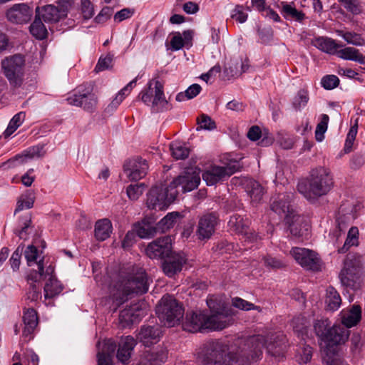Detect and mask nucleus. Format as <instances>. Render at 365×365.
Returning <instances> with one entry per match:
<instances>
[{"label":"nucleus","mask_w":365,"mask_h":365,"mask_svg":"<svg viewBox=\"0 0 365 365\" xmlns=\"http://www.w3.org/2000/svg\"><path fill=\"white\" fill-rule=\"evenodd\" d=\"M284 341L285 336L281 332L270 333L266 337L256 335L239 339L235 344L238 349L235 354L229 351L222 341H210L199 349L197 359L200 365H243L259 359L264 346L269 354L279 357L286 347Z\"/></svg>","instance_id":"1"},{"label":"nucleus","mask_w":365,"mask_h":365,"mask_svg":"<svg viewBox=\"0 0 365 365\" xmlns=\"http://www.w3.org/2000/svg\"><path fill=\"white\" fill-rule=\"evenodd\" d=\"M334 181L329 168L319 166L310 171L309 178L297 185L298 191L308 200H316L334 187Z\"/></svg>","instance_id":"2"},{"label":"nucleus","mask_w":365,"mask_h":365,"mask_svg":"<svg viewBox=\"0 0 365 365\" xmlns=\"http://www.w3.org/2000/svg\"><path fill=\"white\" fill-rule=\"evenodd\" d=\"M230 322V317L219 312L210 315L202 312H187L182 321V328L190 332L222 330L228 327Z\"/></svg>","instance_id":"3"},{"label":"nucleus","mask_w":365,"mask_h":365,"mask_svg":"<svg viewBox=\"0 0 365 365\" xmlns=\"http://www.w3.org/2000/svg\"><path fill=\"white\" fill-rule=\"evenodd\" d=\"M149 279L145 270L141 267H133L127 276L123 277L119 284V294H113V301L120 305L131 294H142L148 292Z\"/></svg>","instance_id":"4"},{"label":"nucleus","mask_w":365,"mask_h":365,"mask_svg":"<svg viewBox=\"0 0 365 365\" xmlns=\"http://www.w3.org/2000/svg\"><path fill=\"white\" fill-rule=\"evenodd\" d=\"M53 267L51 265L44 270L43 259H40L37 263V269H32L29 272L27 281L40 282L41 280H46L44 286V297L45 298H52L63 289L60 282L53 275Z\"/></svg>","instance_id":"5"},{"label":"nucleus","mask_w":365,"mask_h":365,"mask_svg":"<svg viewBox=\"0 0 365 365\" xmlns=\"http://www.w3.org/2000/svg\"><path fill=\"white\" fill-rule=\"evenodd\" d=\"M291 199L292 195L290 194H279L273 199L271 203V209L279 216H284L286 223L289 225L292 235L300 236L301 232L297 224L302 222V217L295 214L291 208Z\"/></svg>","instance_id":"6"},{"label":"nucleus","mask_w":365,"mask_h":365,"mask_svg":"<svg viewBox=\"0 0 365 365\" xmlns=\"http://www.w3.org/2000/svg\"><path fill=\"white\" fill-rule=\"evenodd\" d=\"M155 311L159 319L168 327L178 324L184 315L182 306L170 295L163 297Z\"/></svg>","instance_id":"7"},{"label":"nucleus","mask_w":365,"mask_h":365,"mask_svg":"<svg viewBox=\"0 0 365 365\" xmlns=\"http://www.w3.org/2000/svg\"><path fill=\"white\" fill-rule=\"evenodd\" d=\"M178 190L163 185L153 186L148 193L147 206L151 210L166 209L177 197Z\"/></svg>","instance_id":"8"},{"label":"nucleus","mask_w":365,"mask_h":365,"mask_svg":"<svg viewBox=\"0 0 365 365\" xmlns=\"http://www.w3.org/2000/svg\"><path fill=\"white\" fill-rule=\"evenodd\" d=\"M72 6L71 0H58L56 4L38 6L35 9L37 17L47 24H56L67 17Z\"/></svg>","instance_id":"9"},{"label":"nucleus","mask_w":365,"mask_h":365,"mask_svg":"<svg viewBox=\"0 0 365 365\" xmlns=\"http://www.w3.org/2000/svg\"><path fill=\"white\" fill-rule=\"evenodd\" d=\"M4 74L10 84L19 87L21 85L24 75V59L21 55L6 58L1 63Z\"/></svg>","instance_id":"10"},{"label":"nucleus","mask_w":365,"mask_h":365,"mask_svg":"<svg viewBox=\"0 0 365 365\" xmlns=\"http://www.w3.org/2000/svg\"><path fill=\"white\" fill-rule=\"evenodd\" d=\"M360 267L359 262L347 256L344 267L339 273V279L343 286L356 289L359 287Z\"/></svg>","instance_id":"11"},{"label":"nucleus","mask_w":365,"mask_h":365,"mask_svg":"<svg viewBox=\"0 0 365 365\" xmlns=\"http://www.w3.org/2000/svg\"><path fill=\"white\" fill-rule=\"evenodd\" d=\"M219 222V216L215 212H207L200 215L195 230L197 239L200 241L210 240L215 234Z\"/></svg>","instance_id":"12"},{"label":"nucleus","mask_w":365,"mask_h":365,"mask_svg":"<svg viewBox=\"0 0 365 365\" xmlns=\"http://www.w3.org/2000/svg\"><path fill=\"white\" fill-rule=\"evenodd\" d=\"M200 168L197 167L187 168L182 175L175 178L170 183V186L175 190L180 187L182 192L192 191L197 188L200 182Z\"/></svg>","instance_id":"13"},{"label":"nucleus","mask_w":365,"mask_h":365,"mask_svg":"<svg viewBox=\"0 0 365 365\" xmlns=\"http://www.w3.org/2000/svg\"><path fill=\"white\" fill-rule=\"evenodd\" d=\"M290 255L302 267L308 270L319 271L322 267V260L315 252L302 247H293Z\"/></svg>","instance_id":"14"},{"label":"nucleus","mask_w":365,"mask_h":365,"mask_svg":"<svg viewBox=\"0 0 365 365\" xmlns=\"http://www.w3.org/2000/svg\"><path fill=\"white\" fill-rule=\"evenodd\" d=\"M171 238L165 236L148 244L145 249L146 255L150 259H162L171 253Z\"/></svg>","instance_id":"15"},{"label":"nucleus","mask_w":365,"mask_h":365,"mask_svg":"<svg viewBox=\"0 0 365 365\" xmlns=\"http://www.w3.org/2000/svg\"><path fill=\"white\" fill-rule=\"evenodd\" d=\"M187 261L184 253L171 252L162 263L163 271L168 277H173L182 271Z\"/></svg>","instance_id":"16"},{"label":"nucleus","mask_w":365,"mask_h":365,"mask_svg":"<svg viewBox=\"0 0 365 365\" xmlns=\"http://www.w3.org/2000/svg\"><path fill=\"white\" fill-rule=\"evenodd\" d=\"M148 170L147 161L140 157L129 159L123 165V170L130 180L142 179L146 175Z\"/></svg>","instance_id":"17"},{"label":"nucleus","mask_w":365,"mask_h":365,"mask_svg":"<svg viewBox=\"0 0 365 365\" xmlns=\"http://www.w3.org/2000/svg\"><path fill=\"white\" fill-rule=\"evenodd\" d=\"M237 171L235 165L212 166L205 170L202 178L207 185H213L220 180H223Z\"/></svg>","instance_id":"18"},{"label":"nucleus","mask_w":365,"mask_h":365,"mask_svg":"<svg viewBox=\"0 0 365 365\" xmlns=\"http://www.w3.org/2000/svg\"><path fill=\"white\" fill-rule=\"evenodd\" d=\"M32 16V10L25 4H15L6 11L8 21L14 24H26Z\"/></svg>","instance_id":"19"},{"label":"nucleus","mask_w":365,"mask_h":365,"mask_svg":"<svg viewBox=\"0 0 365 365\" xmlns=\"http://www.w3.org/2000/svg\"><path fill=\"white\" fill-rule=\"evenodd\" d=\"M68 103L82 107L84 110L92 112L97 104V98L94 93L73 94L67 98Z\"/></svg>","instance_id":"20"},{"label":"nucleus","mask_w":365,"mask_h":365,"mask_svg":"<svg viewBox=\"0 0 365 365\" xmlns=\"http://www.w3.org/2000/svg\"><path fill=\"white\" fill-rule=\"evenodd\" d=\"M168 358V351L163 347L145 351L137 365H162Z\"/></svg>","instance_id":"21"},{"label":"nucleus","mask_w":365,"mask_h":365,"mask_svg":"<svg viewBox=\"0 0 365 365\" xmlns=\"http://www.w3.org/2000/svg\"><path fill=\"white\" fill-rule=\"evenodd\" d=\"M349 331L341 325H334L328 329L323 341L329 346L344 344L349 338Z\"/></svg>","instance_id":"22"},{"label":"nucleus","mask_w":365,"mask_h":365,"mask_svg":"<svg viewBox=\"0 0 365 365\" xmlns=\"http://www.w3.org/2000/svg\"><path fill=\"white\" fill-rule=\"evenodd\" d=\"M24 329L22 335L30 340L32 334L38 325V318L36 311L33 308L24 309L23 312Z\"/></svg>","instance_id":"23"},{"label":"nucleus","mask_w":365,"mask_h":365,"mask_svg":"<svg viewBox=\"0 0 365 365\" xmlns=\"http://www.w3.org/2000/svg\"><path fill=\"white\" fill-rule=\"evenodd\" d=\"M145 312L134 305L122 310L119 314V320L123 327H128L138 323L144 317Z\"/></svg>","instance_id":"24"},{"label":"nucleus","mask_w":365,"mask_h":365,"mask_svg":"<svg viewBox=\"0 0 365 365\" xmlns=\"http://www.w3.org/2000/svg\"><path fill=\"white\" fill-rule=\"evenodd\" d=\"M249 221L245 220L242 217L238 215H233L230 217L228 222L230 229L237 233L248 235L247 237L252 240L257 239V235L250 232L249 230Z\"/></svg>","instance_id":"25"},{"label":"nucleus","mask_w":365,"mask_h":365,"mask_svg":"<svg viewBox=\"0 0 365 365\" xmlns=\"http://www.w3.org/2000/svg\"><path fill=\"white\" fill-rule=\"evenodd\" d=\"M43 146L37 145L29 148L25 150L21 155H17L14 158L8 161L9 166H16L20 164L26 163L29 160L34 158H41L43 155Z\"/></svg>","instance_id":"26"},{"label":"nucleus","mask_w":365,"mask_h":365,"mask_svg":"<svg viewBox=\"0 0 365 365\" xmlns=\"http://www.w3.org/2000/svg\"><path fill=\"white\" fill-rule=\"evenodd\" d=\"M161 331L158 326H143L138 335V339L145 346L156 343L160 336Z\"/></svg>","instance_id":"27"},{"label":"nucleus","mask_w":365,"mask_h":365,"mask_svg":"<svg viewBox=\"0 0 365 365\" xmlns=\"http://www.w3.org/2000/svg\"><path fill=\"white\" fill-rule=\"evenodd\" d=\"M136 345L135 339L131 336H126L119 342L117 351V358L122 363L127 362L131 356V352Z\"/></svg>","instance_id":"28"},{"label":"nucleus","mask_w":365,"mask_h":365,"mask_svg":"<svg viewBox=\"0 0 365 365\" xmlns=\"http://www.w3.org/2000/svg\"><path fill=\"white\" fill-rule=\"evenodd\" d=\"M138 236L140 238H150L158 233L156 224L151 218H145L135 226Z\"/></svg>","instance_id":"29"},{"label":"nucleus","mask_w":365,"mask_h":365,"mask_svg":"<svg viewBox=\"0 0 365 365\" xmlns=\"http://www.w3.org/2000/svg\"><path fill=\"white\" fill-rule=\"evenodd\" d=\"M342 326L346 329L357 324L361 318V309L359 305H353L349 310L341 312Z\"/></svg>","instance_id":"30"},{"label":"nucleus","mask_w":365,"mask_h":365,"mask_svg":"<svg viewBox=\"0 0 365 365\" xmlns=\"http://www.w3.org/2000/svg\"><path fill=\"white\" fill-rule=\"evenodd\" d=\"M312 44L318 49L329 54L336 53L337 49L342 47L341 45L336 43L334 40L327 37L316 38L313 40Z\"/></svg>","instance_id":"31"},{"label":"nucleus","mask_w":365,"mask_h":365,"mask_svg":"<svg viewBox=\"0 0 365 365\" xmlns=\"http://www.w3.org/2000/svg\"><path fill=\"white\" fill-rule=\"evenodd\" d=\"M281 13L286 19L294 20L299 22H301L305 18L304 13L297 10L293 2H281Z\"/></svg>","instance_id":"32"},{"label":"nucleus","mask_w":365,"mask_h":365,"mask_svg":"<svg viewBox=\"0 0 365 365\" xmlns=\"http://www.w3.org/2000/svg\"><path fill=\"white\" fill-rule=\"evenodd\" d=\"M245 185L252 201L259 202L264 193V187L258 182L252 179L247 180Z\"/></svg>","instance_id":"33"},{"label":"nucleus","mask_w":365,"mask_h":365,"mask_svg":"<svg viewBox=\"0 0 365 365\" xmlns=\"http://www.w3.org/2000/svg\"><path fill=\"white\" fill-rule=\"evenodd\" d=\"M112 224L108 219H102L96 222L95 225V237L99 241H104L110 237Z\"/></svg>","instance_id":"34"},{"label":"nucleus","mask_w":365,"mask_h":365,"mask_svg":"<svg viewBox=\"0 0 365 365\" xmlns=\"http://www.w3.org/2000/svg\"><path fill=\"white\" fill-rule=\"evenodd\" d=\"M325 304L327 309L330 311L337 310L341 304V299L339 292L332 287L327 289Z\"/></svg>","instance_id":"35"},{"label":"nucleus","mask_w":365,"mask_h":365,"mask_svg":"<svg viewBox=\"0 0 365 365\" xmlns=\"http://www.w3.org/2000/svg\"><path fill=\"white\" fill-rule=\"evenodd\" d=\"M336 54L338 57L344 60L353 61L359 63L364 62V56L354 47H345L337 51Z\"/></svg>","instance_id":"36"},{"label":"nucleus","mask_w":365,"mask_h":365,"mask_svg":"<svg viewBox=\"0 0 365 365\" xmlns=\"http://www.w3.org/2000/svg\"><path fill=\"white\" fill-rule=\"evenodd\" d=\"M179 217L180 213L178 212L168 213L156 224L158 232H165L170 228L173 227Z\"/></svg>","instance_id":"37"},{"label":"nucleus","mask_w":365,"mask_h":365,"mask_svg":"<svg viewBox=\"0 0 365 365\" xmlns=\"http://www.w3.org/2000/svg\"><path fill=\"white\" fill-rule=\"evenodd\" d=\"M43 19L36 16L34 22L31 24L29 30L32 36L36 38L42 40L46 38L48 31L42 22Z\"/></svg>","instance_id":"38"},{"label":"nucleus","mask_w":365,"mask_h":365,"mask_svg":"<svg viewBox=\"0 0 365 365\" xmlns=\"http://www.w3.org/2000/svg\"><path fill=\"white\" fill-rule=\"evenodd\" d=\"M138 78V76L132 80L123 88H122L116 95L115 98L112 101V102L109 105V107H110L111 108H117L120 105V103L123 101L125 97L128 96L131 91V90L136 86Z\"/></svg>","instance_id":"39"},{"label":"nucleus","mask_w":365,"mask_h":365,"mask_svg":"<svg viewBox=\"0 0 365 365\" xmlns=\"http://www.w3.org/2000/svg\"><path fill=\"white\" fill-rule=\"evenodd\" d=\"M359 244V230L356 227H351L347 235V237L342 247L339 249V253H345L351 246H357Z\"/></svg>","instance_id":"40"},{"label":"nucleus","mask_w":365,"mask_h":365,"mask_svg":"<svg viewBox=\"0 0 365 365\" xmlns=\"http://www.w3.org/2000/svg\"><path fill=\"white\" fill-rule=\"evenodd\" d=\"M172 155L176 160H183L188 157L190 148L184 143L174 142L170 145Z\"/></svg>","instance_id":"41"},{"label":"nucleus","mask_w":365,"mask_h":365,"mask_svg":"<svg viewBox=\"0 0 365 365\" xmlns=\"http://www.w3.org/2000/svg\"><path fill=\"white\" fill-rule=\"evenodd\" d=\"M314 330L317 336H319L322 341H323L328 329H331V322L327 318H321L315 320L314 323Z\"/></svg>","instance_id":"42"},{"label":"nucleus","mask_w":365,"mask_h":365,"mask_svg":"<svg viewBox=\"0 0 365 365\" xmlns=\"http://www.w3.org/2000/svg\"><path fill=\"white\" fill-rule=\"evenodd\" d=\"M338 36L342 37L348 43L356 46H361L365 43V40L361 36L355 32H344L341 30H337Z\"/></svg>","instance_id":"43"},{"label":"nucleus","mask_w":365,"mask_h":365,"mask_svg":"<svg viewBox=\"0 0 365 365\" xmlns=\"http://www.w3.org/2000/svg\"><path fill=\"white\" fill-rule=\"evenodd\" d=\"M309 324V322L303 316L296 317L292 320L294 331L297 334L299 337L302 336V339H304V335H306L307 333Z\"/></svg>","instance_id":"44"},{"label":"nucleus","mask_w":365,"mask_h":365,"mask_svg":"<svg viewBox=\"0 0 365 365\" xmlns=\"http://www.w3.org/2000/svg\"><path fill=\"white\" fill-rule=\"evenodd\" d=\"M26 114L24 112H19L16 114L10 120L7 128L4 131V134L6 138L10 136L14 133L16 129L22 124L25 119Z\"/></svg>","instance_id":"45"},{"label":"nucleus","mask_w":365,"mask_h":365,"mask_svg":"<svg viewBox=\"0 0 365 365\" xmlns=\"http://www.w3.org/2000/svg\"><path fill=\"white\" fill-rule=\"evenodd\" d=\"M201 86L194 83L190 86L185 92H180L176 96V101L181 102L197 96L201 91Z\"/></svg>","instance_id":"46"},{"label":"nucleus","mask_w":365,"mask_h":365,"mask_svg":"<svg viewBox=\"0 0 365 365\" xmlns=\"http://www.w3.org/2000/svg\"><path fill=\"white\" fill-rule=\"evenodd\" d=\"M248 11H250L249 6L237 4L231 12V18L240 24H243L247 20Z\"/></svg>","instance_id":"47"},{"label":"nucleus","mask_w":365,"mask_h":365,"mask_svg":"<svg viewBox=\"0 0 365 365\" xmlns=\"http://www.w3.org/2000/svg\"><path fill=\"white\" fill-rule=\"evenodd\" d=\"M165 104H167V101L163 92V86L159 81H156L155 82L153 106H164Z\"/></svg>","instance_id":"48"},{"label":"nucleus","mask_w":365,"mask_h":365,"mask_svg":"<svg viewBox=\"0 0 365 365\" xmlns=\"http://www.w3.org/2000/svg\"><path fill=\"white\" fill-rule=\"evenodd\" d=\"M31 225V217L29 215H26L21 218L19 221V228L15 230V234L17 235L20 238L26 240L29 235L28 230Z\"/></svg>","instance_id":"49"},{"label":"nucleus","mask_w":365,"mask_h":365,"mask_svg":"<svg viewBox=\"0 0 365 365\" xmlns=\"http://www.w3.org/2000/svg\"><path fill=\"white\" fill-rule=\"evenodd\" d=\"M309 94L307 91L304 89L299 90L297 95L294 97L292 106L297 110H300L304 108L309 101Z\"/></svg>","instance_id":"50"},{"label":"nucleus","mask_w":365,"mask_h":365,"mask_svg":"<svg viewBox=\"0 0 365 365\" xmlns=\"http://www.w3.org/2000/svg\"><path fill=\"white\" fill-rule=\"evenodd\" d=\"M329 120V117L328 115L322 114L321 115L320 122L317 124L315 130V138L318 142H321L324 140V135L327 130Z\"/></svg>","instance_id":"51"},{"label":"nucleus","mask_w":365,"mask_h":365,"mask_svg":"<svg viewBox=\"0 0 365 365\" xmlns=\"http://www.w3.org/2000/svg\"><path fill=\"white\" fill-rule=\"evenodd\" d=\"M232 305L238 309H240L242 310H252L255 309L259 312L261 311V308L258 306H255L254 304L249 302L242 298L240 297H235L232 299Z\"/></svg>","instance_id":"52"},{"label":"nucleus","mask_w":365,"mask_h":365,"mask_svg":"<svg viewBox=\"0 0 365 365\" xmlns=\"http://www.w3.org/2000/svg\"><path fill=\"white\" fill-rule=\"evenodd\" d=\"M143 183L130 185L126 189V193L130 200H136L143 194Z\"/></svg>","instance_id":"53"},{"label":"nucleus","mask_w":365,"mask_h":365,"mask_svg":"<svg viewBox=\"0 0 365 365\" xmlns=\"http://www.w3.org/2000/svg\"><path fill=\"white\" fill-rule=\"evenodd\" d=\"M197 130L201 129L211 130L216 128L215 121H213L210 116L205 114H202L197 118Z\"/></svg>","instance_id":"54"},{"label":"nucleus","mask_w":365,"mask_h":365,"mask_svg":"<svg viewBox=\"0 0 365 365\" xmlns=\"http://www.w3.org/2000/svg\"><path fill=\"white\" fill-rule=\"evenodd\" d=\"M24 252V245H20L13 252L11 257L10 258V264L13 271H17L19 269L21 264V258Z\"/></svg>","instance_id":"55"},{"label":"nucleus","mask_w":365,"mask_h":365,"mask_svg":"<svg viewBox=\"0 0 365 365\" xmlns=\"http://www.w3.org/2000/svg\"><path fill=\"white\" fill-rule=\"evenodd\" d=\"M263 262L264 265L270 269H281L286 266L285 262L282 259L270 255L265 256Z\"/></svg>","instance_id":"56"},{"label":"nucleus","mask_w":365,"mask_h":365,"mask_svg":"<svg viewBox=\"0 0 365 365\" xmlns=\"http://www.w3.org/2000/svg\"><path fill=\"white\" fill-rule=\"evenodd\" d=\"M358 130V125L357 123H355L353 126L351 127L347 135L346 139L345 141L344 145V151L346 153H349L351 150V148L354 143V141L355 140L356 134Z\"/></svg>","instance_id":"57"},{"label":"nucleus","mask_w":365,"mask_h":365,"mask_svg":"<svg viewBox=\"0 0 365 365\" xmlns=\"http://www.w3.org/2000/svg\"><path fill=\"white\" fill-rule=\"evenodd\" d=\"M24 256L27 261V264L31 267L36 262L38 257V249L34 245H29L24 251Z\"/></svg>","instance_id":"58"},{"label":"nucleus","mask_w":365,"mask_h":365,"mask_svg":"<svg viewBox=\"0 0 365 365\" xmlns=\"http://www.w3.org/2000/svg\"><path fill=\"white\" fill-rule=\"evenodd\" d=\"M34 198L31 196H21L17 202L16 208L14 213L23 210L24 209H30L33 207Z\"/></svg>","instance_id":"59"},{"label":"nucleus","mask_w":365,"mask_h":365,"mask_svg":"<svg viewBox=\"0 0 365 365\" xmlns=\"http://www.w3.org/2000/svg\"><path fill=\"white\" fill-rule=\"evenodd\" d=\"M322 86L327 90L335 88L339 84V79L335 75H327L322 78Z\"/></svg>","instance_id":"60"},{"label":"nucleus","mask_w":365,"mask_h":365,"mask_svg":"<svg viewBox=\"0 0 365 365\" xmlns=\"http://www.w3.org/2000/svg\"><path fill=\"white\" fill-rule=\"evenodd\" d=\"M81 9L86 19H89L94 15L93 5L90 0H81Z\"/></svg>","instance_id":"61"},{"label":"nucleus","mask_w":365,"mask_h":365,"mask_svg":"<svg viewBox=\"0 0 365 365\" xmlns=\"http://www.w3.org/2000/svg\"><path fill=\"white\" fill-rule=\"evenodd\" d=\"M30 284L29 289L26 293L27 299L34 302L37 301L41 296L40 287L36 285L37 282H28Z\"/></svg>","instance_id":"62"},{"label":"nucleus","mask_w":365,"mask_h":365,"mask_svg":"<svg viewBox=\"0 0 365 365\" xmlns=\"http://www.w3.org/2000/svg\"><path fill=\"white\" fill-rule=\"evenodd\" d=\"M343 6L354 15H358L362 11V7L359 0H349Z\"/></svg>","instance_id":"63"},{"label":"nucleus","mask_w":365,"mask_h":365,"mask_svg":"<svg viewBox=\"0 0 365 365\" xmlns=\"http://www.w3.org/2000/svg\"><path fill=\"white\" fill-rule=\"evenodd\" d=\"M112 58L110 56L106 57H101L95 67V71L96 73L108 69L111 66Z\"/></svg>","instance_id":"64"}]
</instances>
